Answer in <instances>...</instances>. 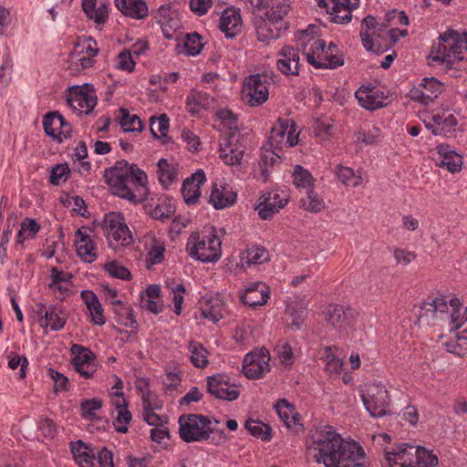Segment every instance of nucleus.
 <instances>
[{
	"label": "nucleus",
	"instance_id": "338daca9",
	"mask_svg": "<svg viewBox=\"0 0 467 467\" xmlns=\"http://www.w3.org/2000/svg\"><path fill=\"white\" fill-rule=\"evenodd\" d=\"M104 269L112 277L119 278L122 280H130L131 278V274L129 269L118 264L117 262H109L106 264Z\"/></svg>",
	"mask_w": 467,
	"mask_h": 467
},
{
	"label": "nucleus",
	"instance_id": "bb28decb",
	"mask_svg": "<svg viewBox=\"0 0 467 467\" xmlns=\"http://www.w3.org/2000/svg\"><path fill=\"white\" fill-rule=\"evenodd\" d=\"M237 193L226 185L214 184L209 202L217 210L224 209L235 203Z\"/></svg>",
	"mask_w": 467,
	"mask_h": 467
},
{
	"label": "nucleus",
	"instance_id": "09e8293b",
	"mask_svg": "<svg viewBox=\"0 0 467 467\" xmlns=\"http://www.w3.org/2000/svg\"><path fill=\"white\" fill-rule=\"evenodd\" d=\"M336 173L342 184L348 187H357L362 182V177L353 169L343 165H337Z\"/></svg>",
	"mask_w": 467,
	"mask_h": 467
},
{
	"label": "nucleus",
	"instance_id": "bf43d9fd",
	"mask_svg": "<svg viewBox=\"0 0 467 467\" xmlns=\"http://www.w3.org/2000/svg\"><path fill=\"white\" fill-rule=\"evenodd\" d=\"M150 129L153 137L157 139L165 137L169 130V119L164 114L160 118L151 117Z\"/></svg>",
	"mask_w": 467,
	"mask_h": 467
},
{
	"label": "nucleus",
	"instance_id": "c9c22d12",
	"mask_svg": "<svg viewBox=\"0 0 467 467\" xmlns=\"http://www.w3.org/2000/svg\"><path fill=\"white\" fill-rule=\"evenodd\" d=\"M340 351L336 347H327L325 348V368L332 377L338 376L343 370V358Z\"/></svg>",
	"mask_w": 467,
	"mask_h": 467
},
{
	"label": "nucleus",
	"instance_id": "4be33fe9",
	"mask_svg": "<svg viewBox=\"0 0 467 467\" xmlns=\"http://www.w3.org/2000/svg\"><path fill=\"white\" fill-rule=\"evenodd\" d=\"M269 287L263 282L248 285L241 296L242 302L250 307L264 306L269 299Z\"/></svg>",
	"mask_w": 467,
	"mask_h": 467
},
{
	"label": "nucleus",
	"instance_id": "a211bd4d",
	"mask_svg": "<svg viewBox=\"0 0 467 467\" xmlns=\"http://www.w3.org/2000/svg\"><path fill=\"white\" fill-rule=\"evenodd\" d=\"M432 159L437 166L446 168L451 173L459 172L462 170V156L456 153L448 144L438 145Z\"/></svg>",
	"mask_w": 467,
	"mask_h": 467
},
{
	"label": "nucleus",
	"instance_id": "e2e57ef3",
	"mask_svg": "<svg viewBox=\"0 0 467 467\" xmlns=\"http://www.w3.org/2000/svg\"><path fill=\"white\" fill-rule=\"evenodd\" d=\"M136 66V61L131 56V52L127 49L119 53L116 57V67L118 69L131 73Z\"/></svg>",
	"mask_w": 467,
	"mask_h": 467
},
{
	"label": "nucleus",
	"instance_id": "69168bd1",
	"mask_svg": "<svg viewBox=\"0 0 467 467\" xmlns=\"http://www.w3.org/2000/svg\"><path fill=\"white\" fill-rule=\"evenodd\" d=\"M277 358L285 367H291L294 364V353L288 343H282L275 347Z\"/></svg>",
	"mask_w": 467,
	"mask_h": 467
},
{
	"label": "nucleus",
	"instance_id": "473e14b6",
	"mask_svg": "<svg viewBox=\"0 0 467 467\" xmlns=\"http://www.w3.org/2000/svg\"><path fill=\"white\" fill-rule=\"evenodd\" d=\"M71 452L79 467H97L93 450L87 447L81 441L71 445Z\"/></svg>",
	"mask_w": 467,
	"mask_h": 467
},
{
	"label": "nucleus",
	"instance_id": "052dcab7",
	"mask_svg": "<svg viewBox=\"0 0 467 467\" xmlns=\"http://www.w3.org/2000/svg\"><path fill=\"white\" fill-rule=\"evenodd\" d=\"M457 125L458 120L456 117L449 112L448 115L444 117L441 127L433 128V135L451 137L455 132Z\"/></svg>",
	"mask_w": 467,
	"mask_h": 467
},
{
	"label": "nucleus",
	"instance_id": "dca6fc26",
	"mask_svg": "<svg viewBox=\"0 0 467 467\" xmlns=\"http://www.w3.org/2000/svg\"><path fill=\"white\" fill-rule=\"evenodd\" d=\"M45 133L57 142H62L71 134V127L58 111L47 113L43 118Z\"/></svg>",
	"mask_w": 467,
	"mask_h": 467
},
{
	"label": "nucleus",
	"instance_id": "9b49d317",
	"mask_svg": "<svg viewBox=\"0 0 467 467\" xmlns=\"http://www.w3.org/2000/svg\"><path fill=\"white\" fill-rule=\"evenodd\" d=\"M363 404L372 417H383L389 410V393L386 387L378 382H368L361 395Z\"/></svg>",
	"mask_w": 467,
	"mask_h": 467
},
{
	"label": "nucleus",
	"instance_id": "b1692460",
	"mask_svg": "<svg viewBox=\"0 0 467 467\" xmlns=\"http://www.w3.org/2000/svg\"><path fill=\"white\" fill-rule=\"evenodd\" d=\"M205 181V174L202 170L196 171L190 178L184 180L182 186L183 200L188 204L198 202L201 196L200 186Z\"/></svg>",
	"mask_w": 467,
	"mask_h": 467
},
{
	"label": "nucleus",
	"instance_id": "ddd939ff",
	"mask_svg": "<svg viewBox=\"0 0 467 467\" xmlns=\"http://www.w3.org/2000/svg\"><path fill=\"white\" fill-rule=\"evenodd\" d=\"M104 234L109 245L116 249L119 245H129L132 235L120 213H109L104 217Z\"/></svg>",
	"mask_w": 467,
	"mask_h": 467
},
{
	"label": "nucleus",
	"instance_id": "4468645a",
	"mask_svg": "<svg viewBox=\"0 0 467 467\" xmlns=\"http://www.w3.org/2000/svg\"><path fill=\"white\" fill-rule=\"evenodd\" d=\"M270 354L266 348L254 349L244 358L242 371L248 379H261L270 371Z\"/></svg>",
	"mask_w": 467,
	"mask_h": 467
},
{
	"label": "nucleus",
	"instance_id": "20e7f679",
	"mask_svg": "<svg viewBox=\"0 0 467 467\" xmlns=\"http://www.w3.org/2000/svg\"><path fill=\"white\" fill-rule=\"evenodd\" d=\"M463 51H467V33L448 29L432 46L427 57L428 64L442 66L446 70L454 68L467 72V57L462 56Z\"/></svg>",
	"mask_w": 467,
	"mask_h": 467
},
{
	"label": "nucleus",
	"instance_id": "e433bc0d",
	"mask_svg": "<svg viewBox=\"0 0 467 467\" xmlns=\"http://www.w3.org/2000/svg\"><path fill=\"white\" fill-rule=\"evenodd\" d=\"M40 326L43 327H49L51 330H59L66 324L65 314L57 307L49 306L46 309L44 317L39 320Z\"/></svg>",
	"mask_w": 467,
	"mask_h": 467
},
{
	"label": "nucleus",
	"instance_id": "3c124183",
	"mask_svg": "<svg viewBox=\"0 0 467 467\" xmlns=\"http://www.w3.org/2000/svg\"><path fill=\"white\" fill-rule=\"evenodd\" d=\"M175 213V206L167 198L159 199L156 205L150 212L153 218L159 220H166L171 218Z\"/></svg>",
	"mask_w": 467,
	"mask_h": 467
},
{
	"label": "nucleus",
	"instance_id": "49530a36",
	"mask_svg": "<svg viewBox=\"0 0 467 467\" xmlns=\"http://www.w3.org/2000/svg\"><path fill=\"white\" fill-rule=\"evenodd\" d=\"M242 260L247 265H260L269 260L268 251L260 245L248 247Z\"/></svg>",
	"mask_w": 467,
	"mask_h": 467
},
{
	"label": "nucleus",
	"instance_id": "a18cd8bd",
	"mask_svg": "<svg viewBox=\"0 0 467 467\" xmlns=\"http://www.w3.org/2000/svg\"><path fill=\"white\" fill-rule=\"evenodd\" d=\"M119 124L124 132H140L143 124L137 115H130L128 109H119Z\"/></svg>",
	"mask_w": 467,
	"mask_h": 467
},
{
	"label": "nucleus",
	"instance_id": "2f4dec72",
	"mask_svg": "<svg viewBox=\"0 0 467 467\" xmlns=\"http://www.w3.org/2000/svg\"><path fill=\"white\" fill-rule=\"evenodd\" d=\"M81 296L85 301L87 308L89 311L91 322L98 326L105 324L106 319L103 314V308L97 296L92 291H82Z\"/></svg>",
	"mask_w": 467,
	"mask_h": 467
},
{
	"label": "nucleus",
	"instance_id": "39448f33",
	"mask_svg": "<svg viewBox=\"0 0 467 467\" xmlns=\"http://www.w3.org/2000/svg\"><path fill=\"white\" fill-rule=\"evenodd\" d=\"M179 434L185 442L211 441L213 444L221 445L227 441L223 430L212 427L211 420L200 414H183L179 418Z\"/></svg>",
	"mask_w": 467,
	"mask_h": 467
},
{
	"label": "nucleus",
	"instance_id": "7ed1b4c3",
	"mask_svg": "<svg viewBox=\"0 0 467 467\" xmlns=\"http://www.w3.org/2000/svg\"><path fill=\"white\" fill-rule=\"evenodd\" d=\"M105 179L111 192L133 203L142 202L149 194L148 176L136 164L125 160L105 171Z\"/></svg>",
	"mask_w": 467,
	"mask_h": 467
},
{
	"label": "nucleus",
	"instance_id": "58836bf2",
	"mask_svg": "<svg viewBox=\"0 0 467 467\" xmlns=\"http://www.w3.org/2000/svg\"><path fill=\"white\" fill-rule=\"evenodd\" d=\"M462 327H463V329L457 333L454 338L445 343L447 351L459 357L467 355V321Z\"/></svg>",
	"mask_w": 467,
	"mask_h": 467
},
{
	"label": "nucleus",
	"instance_id": "72a5a7b5",
	"mask_svg": "<svg viewBox=\"0 0 467 467\" xmlns=\"http://www.w3.org/2000/svg\"><path fill=\"white\" fill-rule=\"evenodd\" d=\"M356 98L366 109L374 110L384 106L382 98L374 88L361 87L356 91Z\"/></svg>",
	"mask_w": 467,
	"mask_h": 467
},
{
	"label": "nucleus",
	"instance_id": "412c9836",
	"mask_svg": "<svg viewBox=\"0 0 467 467\" xmlns=\"http://www.w3.org/2000/svg\"><path fill=\"white\" fill-rule=\"evenodd\" d=\"M288 202L287 197L281 198L277 192H270L262 195L260 202L255 207L261 219L267 220L275 213H278L280 209L285 207Z\"/></svg>",
	"mask_w": 467,
	"mask_h": 467
},
{
	"label": "nucleus",
	"instance_id": "ea45409f",
	"mask_svg": "<svg viewBox=\"0 0 467 467\" xmlns=\"http://www.w3.org/2000/svg\"><path fill=\"white\" fill-rule=\"evenodd\" d=\"M289 122L286 119H278L275 126L272 128L269 136V144L275 150H282L285 146L286 131L289 129Z\"/></svg>",
	"mask_w": 467,
	"mask_h": 467
},
{
	"label": "nucleus",
	"instance_id": "aec40b11",
	"mask_svg": "<svg viewBox=\"0 0 467 467\" xmlns=\"http://www.w3.org/2000/svg\"><path fill=\"white\" fill-rule=\"evenodd\" d=\"M299 51L293 47L285 46L278 52L277 69L286 76H298L300 71Z\"/></svg>",
	"mask_w": 467,
	"mask_h": 467
},
{
	"label": "nucleus",
	"instance_id": "f8f14e48",
	"mask_svg": "<svg viewBox=\"0 0 467 467\" xmlns=\"http://www.w3.org/2000/svg\"><path fill=\"white\" fill-rule=\"evenodd\" d=\"M98 53L97 43L92 38L85 40L82 44H78L67 60V69L69 74L76 76L93 67Z\"/></svg>",
	"mask_w": 467,
	"mask_h": 467
},
{
	"label": "nucleus",
	"instance_id": "0e129e2a",
	"mask_svg": "<svg viewBox=\"0 0 467 467\" xmlns=\"http://www.w3.org/2000/svg\"><path fill=\"white\" fill-rule=\"evenodd\" d=\"M117 411H118V415H117L115 420L113 421L115 430L118 432L126 433L129 430L128 426L132 418L131 413L128 410V408H123V407H121V410H117Z\"/></svg>",
	"mask_w": 467,
	"mask_h": 467
},
{
	"label": "nucleus",
	"instance_id": "393cba45",
	"mask_svg": "<svg viewBox=\"0 0 467 467\" xmlns=\"http://www.w3.org/2000/svg\"><path fill=\"white\" fill-rule=\"evenodd\" d=\"M157 20L163 36L167 39L176 37V33L181 28V22L177 14L172 12L169 6H161L158 9Z\"/></svg>",
	"mask_w": 467,
	"mask_h": 467
},
{
	"label": "nucleus",
	"instance_id": "774afa93",
	"mask_svg": "<svg viewBox=\"0 0 467 467\" xmlns=\"http://www.w3.org/2000/svg\"><path fill=\"white\" fill-rule=\"evenodd\" d=\"M70 172L67 164H57L50 171L49 181L54 185H58L62 180H66Z\"/></svg>",
	"mask_w": 467,
	"mask_h": 467
},
{
	"label": "nucleus",
	"instance_id": "37998d69",
	"mask_svg": "<svg viewBox=\"0 0 467 467\" xmlns=\"http://www.w3.org/2000/svg\"><path fill=\"white\" fill-rule=\"evenodd\" d=\"M82 9L89 19L98 24L104 23L108 18V9L105 5L96 8V0H82Z\"/></svg>",
	"mask_w": 467,
	"mask_h": 467
},
{
	"label": "nucleus",
	"instance_id": "8fccbe9b",
	"mask_svg": "<svg viewBox=\"0 0 467 467\" xmlns=\"http://www.w3.org/2000/svg\"><path fill=\"white\" fill-rule=\"evenodd\" d=\"M301 206L304 210L317 213L322 212L325 207L324 200L314 191V188L306 191V196L301 199Z\"/></svg>",
	"mask_w": 467,
	"mask_h": 467
},
{
	"label": "nucleus",
	"instance_id": "4c0bfd02",
	"mask_svg": "<svg viewBox=\"0 0 467 467\" xmlns=\"http://www.w3.org/2000/svg\"><path fill=\"white\" fill-rule=\"evenodd\" d=\"M275 410L287 428L299 424V414L296 411L295 406L286 400H279L275 404Z\"/></svg>",
	"mask_w": 467,
	"mask_h": 467
},
{
	"label": "nucleus",
	"instance_id": "423d86ee",
	"mask_svg": "<svg viewBox=\"0 0 467 467\" xmlns=\"http://www.w3.org/2000/svg\"><path fill=\"white\" fill-rule=\"evenodd\" d=\"M384 451L389 467H436L438 464L435 454L409 443H400Z\"/></svg>",
	"mask_w": 467,
	"mask_h": 467
},
{
	"label": "nucleus",
	"instance_id": "f03ea898",
	"mask_svg": "<svg viewBox=\"0 0 467 467\" xmlns=\"http://www.w3.org/2000/svg\"><path fill=\"white\" fill-rule=\"evenodd\" d=\"M419 326H441L450 331L457 330L467 321V307L457 297L441 296L423 301L414 306Z\"/></svg>",
	"mask_w": 467,
	"mask_h": 467
},
{
	"label": "nucleus",
	"instance_id": "c85d7f7f",
	"mask_svg": "<svg viewBox=\"0 0 467 467\" xmlns=\"http://www.w3.org/2000/svg\"><path fill=\"white\" fill-rule=\"evenodd\" d=\"M242 28V18L239 11L235 9H225L221 16L220 29L227 37L235 36Z\"/></svg>",
	"mask_w": 467,
	"mask_h": 467
},
{
	"label": "nucleus",
	"instance_id": "5701e85b",
	"mask_svg": "<svg viewBox=\"0 0 467 467\" xmlns=\"http://www.w3.org/2000/svg\"><path fill=\"white\" fill-rule=\"evenodd\" d=\"M331 4L330 11H327L330 21L337 24H346L352 18L351 12L356 8L359 0H328Z\"/></svg>",
	"mask_w": 467,
	"mask_h": 467
},
{
	"label": "nucleus",
	"instance_id": "1a4fd4ad",
	"mask_svg": "<svg viewBox=\"0 0 467 467\" xmlns=\"http://www.w3.org/2000/svg\"><path fill=\"white\" fill-rule=\"evenodd\" d=\"M276 75L273 71L252 74L246 77L243 85V99L251 107L265 103L269 97L268 87L275 83Z\"/></svg>",
	"mask_w": 467,
	"mask_h": 467
},
{
	"label": "nucleus",
	"instance_id": "603ef678",
	"mask_svg": "<svg viewBox=\"0 0 467 467\" xmlns=\"http://www.w3.org/2000/svg\"><path fill=\"white\" fill-rule=\"evenodd\" d=\"M71 351L74 354L72 359L74 367L82 368L85 364H95V356L89 349L80 345H73Z\"/></svg>",
	"mask_w": 467,
	"mask_h": 467
},
{
	"label": "nucleus",
	"instance_id": "de8ad7c7",
	"mask_svg": "<svg viewBox=\"0 0 467 467\" xmlns=\"http://www.w3.org/2000/svg\"><path fill=\"white\" fill-rule=\"evenodd\" d=\"M256 36L260 42L267 43L269 40L276 39L280 36V28L275 26V23L262 21L256 26Z\"/></svg>",
	"mask_w": 467,
	"mask_h": 467
},
{
	"label": "nucleus",
	"instance_id": "864d4df0",
	"mask_svg": "<svg viewBox=\"0 0 467 467\" xmlns=\"http://www.w3.org/2000/svg\"><path fill=\"white\" fill-rule=\"evenodd\" d=\"M425 93V98L432 102L443 90V85L435 78H425L420 85Z\"/></svg>",
	"mask_w": 467,
	"mask_h": 467
},
{
	"label": "nucleus",
	"instance_id": "f3484780",
	"mask_svg": "<svg viewBox=\"0 0 467 467\" xmlns=\"http://www.w3.org/2000/svg\"><path fill=\"white\" fill-rule=\"evenodd\" d=\"M67 102L68 106L79 113L88 114L97 104V98L91 91L79 86H72L68 88Z\"/></svg>",
	"mask_w": 467,
	"mask_h": 467
},
{
	"label": "nucleus",
	"instance_id": "13d9d810",
	"mask_svg": "<svg viewBox=\"0 0 467 467\" xmlns=\"http://www.w3.org/2000/svg\"><path fill=\"white\" fill-rule=\"evenodd\" d=\"M164 242L155 237H152L147 254L148 262H150L151 265H157L161 263L164 259Z\"/></svg>",
	"mask_w": 467,
	"mask_h": 467
},
{
	"label": "nucleus",
	"instance_id": "79ce46f5",
	"mask_svg": "<svg viewBox=\"0 0 467 467\" xmlns=\"http://www.w3.org/2000/svg\"><path fill=\"white\" fill-rule=\"evenodd\" d=\"M377 22L375 17L372 16H366L362 21L361 30H360V37L362 40L363 47L371 52L374 53H382L383 51L379 48H375L374 41L371 37V34L368 32L370 29L376 28Z\"/></svg>",
	"mask_w": 467,
	"mask_h": 467
},
{
	"label": "nucleus",
	"instance_id": "f704fd0d",
	"mask_svg": "<svg viewBox=\"0 0 467 467\" xmlns=\"http://www.w3.org/2000/svg\"><path fill=\"white\" fill-rule=\"evenodd\" d=\"M201 312L204 318L217 323L223 317L224 306L219 297H210L202 303Z\"/></svg>",
	"mask_w": 467,
	"mask_h": 467
},
{
	"label": "nucleus",
	"instance_id": "6e6552de",
	"mask_svg": "<svg viewBox=\"0 0 467 467\" xmlns=\"http://www.w3.org/2000/svg\"><path fill=\"white\" fill-rule=\"evenodd\" d=\"M186 248L192 258L202 263L217 262L222 255L221 239L213 233L202 235L192 233Z\"/></svg>",
	"mask_w": 467,
	"mask_h": 467
},
{
	"label": "nucleus",
	"instance_id": "5fc2aeb1",
	"mask_svg": "<svg viewBox=\"0 0 467 467\" xmlns=\"http://www.w3.org/2000/svg\"><path fill=\"white\" fill-rule=\"evenodd\" d=\"M102 400L98 398L82 400L80 403L81 417L87 420H93L97 418V412L102 408Z\"/></svg>",
	"mask_w": 467,
	"mask_h": 467
},
{
	"label": "nucleus",
	"instance_id": "a19ab883",
	"mask_svg": "<svg viewBox=\"0 0 467 467\" xmlns=\"http://www.w3.org/2000/svg\"><path fill=\"white\" fill-rule=\"evenodd\" d=\"M188 350L191 362L194 367L201 368L207 367L209 363L208 351L202 343L191 340L188 344Z\"/></svg>",
	"mask_w": 467,
	"mask_h": 467
},
{
	"label": "nucleus",
	"instance_id": "c756f323",
	"mask_svg": "<svg viewBox=\"0 0 467 467\" xmlns=\"http://www.w3.org/2000/svg\"><path fill=\"white\" fill-rule=\"evenodd\" d=\"M214 99L208 93L192 90L186 98V109L192 116L199 114L202 109L209 108Z\"/></svg>",
	"mask_w": 467,
	"mask_h": 467
},
{
	"label": "nucleus",
	"instance_id": "6e6d98bb",
	"mask_svg": "<svg viewBox=\"0 0 467 467\" xmlns=\"http://www.w3.org/2000/svg\"><path fill=\"white\" fill-rule=\"evenodd\" d=\"M245 428L254 437L260 438L262 441L271 439V428L269 425L254 420H249L245 422Z\"/></svg>",
	"mask_w": 467,
	"mask_h": 467
},
{
	"label": "nucleus",
	"instance_id": "cd10ccee",
	"mask_svg": "<svg viewBox=\"0 0 467 467\" xmlns=\"http://www.w3.org/2000/svg\"><path fill=\"white\" fill-rule=\"evenodd\" d=\"M115 5L124 16L134 19H143L149 13L144 0H115Z\"/></svg>",
	"mask_w": 467,
	"mask_h": 467
},
{
	"label": "nucleus",
	"instance_id": "9d476101",
	"mask_svg": "<svg viewBox=\"0 0 467 467\" xmlns=\"http://www.w3.org/2000/svg\"><path fill=\"white\" fill-rule=\"evenodd\" d=\"M322 316L328 327L342 336H348L355 329L358 313L349 306L329 304L323 310Z\"/></svg>",
	"mask_w": 467,
	"mask_h": 467
},
{
	"label": "nucleus",
	"instance_id": "680f3d73",
	"mask_svg": "<svg viewBox=\"0 0 467 467\" xmlns=\"http://www.w3.org/2000/svg\"><path fill=\"white\" fill-rule=\"evenodd\" d=\"M202 47L203 43L199 34L193 33L186 36L184 41V52L186 55L196 56L202 51Z\"/></svg>",
	"mask_w": 467,
	"mask_h": 467
},
{
	"label": "nucleus",
	"instance_id": "c03bdc74",
	"mask_svg": "<svg viewBox=\"0 0 467 467\" xmlns=\"http://www.w3.org/2000/svg\"><path fill=\"white\" fill-rule=\"evenodd\" d=\"M293 183L297 189L309 191L315 187L312 174L301 165H296L292 172Z\"/></svg>",
	"mask_w": 467,
	"mask_h": 467
},
{
	"label": "nucleus",
	"instance_id": "a878e982",
	"mask_svg": "<svg viewBox=\"0 0 467 467\" xmlns=\"http://www.w3.org/2000/svg\"><path fill=\"white\" fill-rule=\"evenodd\" d=\"M76 248L78 256L87 263H92L97 258L96 245L87 229L80 228L76 232Z\"/></svg>",
	"mask_w": 467,
	"mask_h": 467
},
{
	"label": "nucleus",
	"instance_id": "4d7b16f0",
	"mask_svg": "<svg viewBox=\"0 0 467 467\" xmlns=\"http://www.w3.org/2000/svg\"><path fill=\"white\" fill-rule=\"evenodd\" d=\"M289 11L290 5L287 3L275 1L272 3L270 9L266 11L265 16L269 21L277 24L283 21Z\"/></svg>",
	"mask_w": 467,
	"mask_h": 467
},
{
	"label": "nucleus",
	"instance_id": "2eb2a0df",
	"mask_svg": "<svg viewBox=\"0 0 467 467\" xmlns=\"http://www.w3.org/2000/svg\"><path fill=\"white\" fill-rule=\"evenodd\" d=\"M239 130L223 133L220 141V159L230 166L240 165L244 153V147L240 141Z\"/></svg>",
	"mask_w": 467,
	"mask_h": 467
},
{
	"label": "nucleus",
	"instance_id": "0eeeda50",
	"mask_svg": "<svg viewBox=\"0 0 467 467\" xmlns=\"http://www.w3.org/2000/svg\"><path fill=\"white\" fill-rule=\"evenodd\" d=\"M303 51L307 62L316 68H336L344 65L342 56L337 54V47L330 43L326 47V42L320 38L308 37L306 33Z\"/></svg>",
	"mask_w": 467,
	"mask_h": 467
},
{
	"label": "nucleus",
	"instance_id": "f257e3e1",
	"mask_svg": "<svg viewBox=\"0 0 467 467\" xmlns=\"http://www.w3.org/2000/svg\"><path fill=\"white\" fill-rule=\"evenodd\" d=\"M308 450L317 463L326 467H369L362 446L342 439L332 426H317L311 431Z\"/></svg>",
	"mask_w": 467,
	"mask_h": 467
},
{
	"label": "nucleus",
	"instance_id": "7c9ffc66",
	"mask_svg": "<svg viewBox=\"0 0 467 467\" xmlns=\"http://www.w3.org/2000/svg\"><path fill=\"white\" fill-rule=\"evenodd\" d=\"M158 178L164 188H168L178 180L179 165L167 159H161L158 162Z\"/></svg>",
	"mask_w": 467,
	"mask_h": 467
},
{
	"label": "nucleus",
	"instance_id": "6ab92c4d",
	"mask_svg": "<svg viewBox=\"0 0 467 467\" xmlns=\"http://www.w3.org/2000/svg\"><path fill=\"white\" fill-rule=\"evenodd\" d=\"M207 389L211 395L220 400L232 401L239 397V391L236 386L230 385L223 375L208 377Z\"/></svg>",
	"mask_w": 467,
	"mask_h": 467
}]
</instances>
